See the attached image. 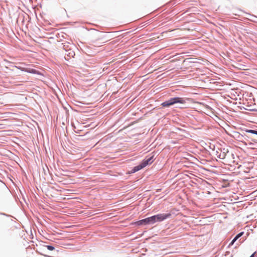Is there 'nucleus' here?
Segmentation results:
<instances>
[{
  "label": "nucleus",
  "mask_w": 257,
  "mask_h": 257,
  "mask_svg": "<svg viewBox=\"0 0 257 257\" xmlns=\"http://www.w3.org/2000/svg\"><path fill=\"white\" fill-rule=\"evenodd\" d=\"M172 214L171 213H159L151 216L152 224L156 222H161L165 220L171 218Z\"/></svg>",
  "instance_id": "nucleus-2"
},
{
  "label": "nucleus",
  "mask_w": 257,
  "mask_h": 257,
  "mask_svg": "<svg viewBox=\"0 0 257 257\" xmlns=\"http://www.w3.org/2000/svg\"><path fill=\"white\" fill-rule=\"evenodd\" d=\"M154 156L146 157L141 162L144 167H145L147 165L151 164L154 161Z\"/></svg>",
  "instance_id": "nucleus-4"
},
{
  "label": "nucleus",
  "mask_w": 257,
  "mask_h": 257,
  "mask_svg": "<svg viewBox=\"0 0 257 257\" xmlns=\"http://www.w3.org/2000/svg\"><path fill=\"white\" fill-rule=\"evenodd\" d=\"M216 155L217 157L221 159H224L225 158L226 154L223 152L222 153H219L218 151H216Z\"/></svg>",
  "instance_id": "nucleus-10"
},
{
  "label": "nucleus",
  "mask_w": 257,
  "mask_h": 257,
  "mask_svg": "<svg viewBox=\"0 0 257 257\" xmlns=\"http://www.w3.org/2000/svg\"><path fill=\"white\" fill-rule=\"evenodd\" d=\"M134 224L137 226L153 225L151 216L137 221L134 222Z\"/></svg>",
  "instance_id": "nucleus-3"
},
{
  "label": "nucleus",
  "mask_w": 257,
  "mask_h": 257,
  "mask_svg": "<svg viewBox=\"0 0 257 257\" xmlns=\"http://www.w3.org/2000/svg\"><path fill=\"white\" fill-rule=\"evenodd\" d=\"M251 141H253L256 145H257V141L255 139H251Z\"/></svg>",
  "instance_id": "nucleus-16"
},
{
  "label": "nucleus",
  "mask_w": 257,
  "mask_h": 257,
  "mask_svg": "<svg viewBox=\"0 0 257 257\" xmlns=\"http://www.w3.org/2000/svg\"><path fill=\"white\" fill-rule=\"evenodd\" d=\"M45 246L49 250L52 251L55 249L54 246L51 245H47Z\"/></svg>",
  "instance_id": "nucleus-13"
},
{
  "label": "nucleus",
  "mask_w": 257,
  "mask_h": 257,
  "mask_svg": "<svg viewBox=\"0 0 257 257\" xmlns=\"http://www.w3.org/2000/svg\"><path fill=\"white\" fill-rule=\"evenodd\" d=\"M15 67L17 68L18 69H19V70L22 71H25V72H28L29 73L38 74V71L36 69L24 68V67H22L21 66H15Z\"/></svg>",
  "instance_id": "nucleus-5"
},
{
  "label": "nucleus",
  "mask_w": 257,
  "mask_h": 257,
  "mask_svg": "<svg viewBox=\"0 0 257 257\" xmlns=\"http://www.w3.org/2000/svg\"><path fill=\"white\" fill-rule=\"evenodd\" d=\"M65 52V55H66V56H65V59L67 61H69L70 59H71L72 58H74V57L75 56V52H74L72 48L68 49L66 50Z\"/></svg>",
  "instance_id": "nucleus-6"
},
{
  "label": "nucleus",
  "mask_w": 257,
  "mask_h": 257,
  "mask_svg": "<svg viewBox=\"0 0 257 257\" xmlns=\"http://www.w3.org/2000/svg\"><path fill=\"white\" fill-rule=\"evenodd\" d=\"M245 145H248L251 149H254L257 147V145L252 142H249L247 144L245 143Z\"/></svg>",
  "instance_id": "nucleus-12"
},
{
  "label": "nucleus",
  "mask_w": 257,
  "mask_h": 257,
  "mask_svg": "<svg viewBox=\"0 0 257 257\" xmlns=\"http://www.w3.org/2000/svg\"><path fill=\"white\" fill-rule=\"evenodd\" d=\"M244 234L243 231H241L239 233L237 234L233 238L232 241L229 244V246L232 245L233 243L238 239L243 234Z\"/></svg>",
  "instance_id": "nucleus-7"
},
{
  "label": "nucleus",
  "mask_w": 257,
  "mask_h": 257,
  "mask_svg": "<svg viewBox=\"0 0 257 257\" xmlns=\"http://www.w3.org/2000/svg\"><path fill=\"white\" fill-rule=\"evenodd\" d=\"M186 102L184 98L179 97L170 98L169 99L162 102L161 105L163 107H168L176 103L184 104Z\"/></svg>",
  "instance_id": "nucleus-1"
},
{
  "label": "nucleus",
  "mask_w": 257,
  "mask_h": 257,
  "mask_svg": "<svg viewBox=\"0 0 257 257\" xmlns=\"http://www.w3.org/2000/svg\"><path fill=\"white\" fill-rule=\"evenodd\" d=\"M62 44L63 45L62 48L65 51L68 49H70V48H71L70 46L71 44H70V43L68 42H65V43H62Z\"/></svg>",
  "instance_id": "nucleus-9"
},
{
  "label": "nucleus",
  "mask_w": 257,
  "mask_h": 257,
  "mask_svg": "<svg viewBox=\"0 0 257 257\" xmlns=\"http://www.w3.org/2000/svg\"><path fill=\"white\" fill-rule=\"evenodd\" d=\"M241 137L243 138L245 140H248L249 139H250V138L243 133V134H241Z\"/></svg>",
  "instance_id": "nucleus-14"
},
{
  "label": "nucleus",
  "mask_w": 257,
  "mask_h": 257,
  "mask_svg": "<svg viewBox=\"0 0 257 257\" xmlns=\"http://www.w3.org/2000/svg\"><path fill=\"white\" fill-rule=\"evenodd\" d=\"M144 168V167L142 165V163H140V164H139L138 165L135 166L133 168V169L131 171V173H136Z\"/></svg>",
  "instance_id": "nucleus-8"
},
{
  "label": "nucleus",
  "mask_w": 257,
  "mask_h": 257,
  "mask_svg": "<svg viewBox=\"0 0 257 257\" xmlns=\"http://www.w3.org/2000/svg\"><path fill=\"white\" fill-rule=\"evenodd\" d=\"M243 131H244L245 133H250L254 135H257V130H249V129H244L243 130Z\"/></svg>",
  "instance_id": "nucleus-11"
},
{
  "label": "nucleus",
  "mask_w": 257,
  "mask_h": 257,
  "mask_svg": "<svg viewBox=\"0 0 257 257\" xmlns=\"http://www.w3.org/2000/svg\"><path fill=\"white\" fill-rule=\"evenodd\" d=\"M255 253H256V251L253 252L249 257H254Z\"/></svg>",
  "instance_id": "nucleus-17"
},
{
  "label": "nucleus",
  "mask_w": 257,
  "mask_h": 257,
  "mask_svg": "<svg viewBox=\"0 0 257 257\" xmlns=\"http://www.w3.org/2000/svg\"><path fill=\"white\" fill-rule=\"evenodd\" d=\"M0 215H4V216H7V217H10V216H11L10 215H9V214H6V213H2V212H1V213H0Z\"/></svg>",
  "instance_id": "nucleus-15"
}]
</instances>
